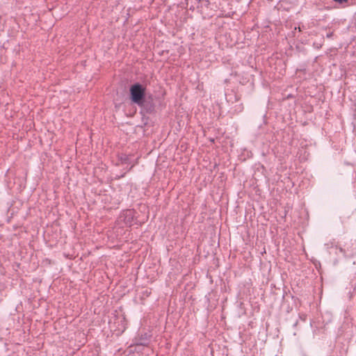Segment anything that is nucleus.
Here are the masks:
<instances>
[{
	"instance_id": "f257e3e1",
	"label": "nucleus",
	"mask_w": 356,
	"mask_h": 356,
	"mask_svg": "<svg viewBox=\"0 0 356 356\" xmlns=\"http://www.w3.org/2000/svg\"><path fill=\"white\" fill-rule=\"evenodd\" d=\"M145 86L139 83L133 84L129 89L130 99L131 102L139 106H144L145 97Z\"/></svg>"
},
{
	"instance_id": "f03ea898",
	"label": "nucleus",
	"mask_w": 356,
	"mask_h": 356,
	"mask_svg": "<svg viewBox=\"0 0 356 356\" xmlns=\"http://www.w3.org/2000/svg\"><path fill=\"white\" fill-rule=\"evenodd\" d=\"M135 213L136 212L134 210L128 209L122 212L120 218H122L127 226L131 227L136 222Z\"/></svg>"
},
{
	"instance_id": "7ed1b4c3",
	"label": "nucleus",
	"mask_w": 356,
	"mask_h": 356,
	"mask_svg": "<svg viewBox=\"0 0 356 356\" xmlns=\"http://www.w3.org/2000/svg\"><path fill=\"white\" fill-rule=\"evenodd\" d=\"M118 160L121 162L122 164L131 165L129 170H131L132 168L137 165L138 163V157L132 160L131 159V155L123 153L118 154Z\"/></svg>"
},
{
	"instance_id": "20e7f679",
	"label": "nucleus",
	"mask_w": 356,
	"mask_h": 356,
	"mask_svg": "<svg viewBox=\"0 0 356 356\" xmlns=\"http://www.w3.org/2000/svg\"><path fill=\"white\" fill-rule=\"evenodd\" d=\"M149 337L150 335L147 333L136 337L132 341V344L135 346H147L149 344Z\"/></svg>"
},
{
	"instance_id": "39448f33",
	"label": "nucleus",
	"mask_w": 356,
	"mask_h": 356,
	"mask_svg": "<svg viewBox=\"0 0 356 356\" xmlns=\"http://www.w3.org/2000/svg\"><path fill=\"white\" fill-rule=\"evenodd\" d=\"M125 330V325L124 324H122L121 327H119L118 330L121 332H123Z\"/></svg>"
},
{
	"instance_id": "423d86ee",
	"label": "nucleus",
	"mask_w": 356,
	"mask_h": 356,
	"mask_svg": "<svg viewBox=\"0 0 356 356\" xmlns=\"http://www.w3.org/2000/svg\"><path fill=\"white\" fill-rule=\"evenodd\" d=\"M334 1L336 2H338V3H344V2H346L348 0H334Z\"/></svg>"
},
{
	"instance_id": "0eeeda50",
	"label": "nucleus",
	"mask_w": 356,
	"mask_h": 356,
	"mask_svg": "<svg viewBox=\"0 0 356 356\" xmlns=\"http://www.w3.org/2000/svg\"><path fill=\"white\" fill-rule=\"evenodd\" d=\"M339 251H340L341 253H343L344 255H346V252H345V251H344V250H343V248H339Z\"/></svg>"
},
{
	"instance_id": "6e6552de",
	"label": "nucleus",
	"mask_w": 356,
	"mask_h": 356,
	"mask_svg": "<svg viewBox=\"0 0 356 356\" xmlns=\"http://www.w3.org/2000/svg\"><path fill=\"white\" fill-rule=\"evenodd\" d=\"M242 109H243V106L242 105H239V111H242Z\"/></svg>"
},
{
	"instance_id": "1a4fd4ad",
	"label": "nucleus",
	"mask_w": 356,
	"mask_h": 356,
	"mask_svg": "<svg viewBox=\"0 0 356 356\" xmlns=\"http://www.w3.org/2000/svg\"><path fill=\"white\" fill-rule=\"evenodd\" d=\"M120 321H121V322H124V318H120Z\"/></svg>"
}]
</instances>
